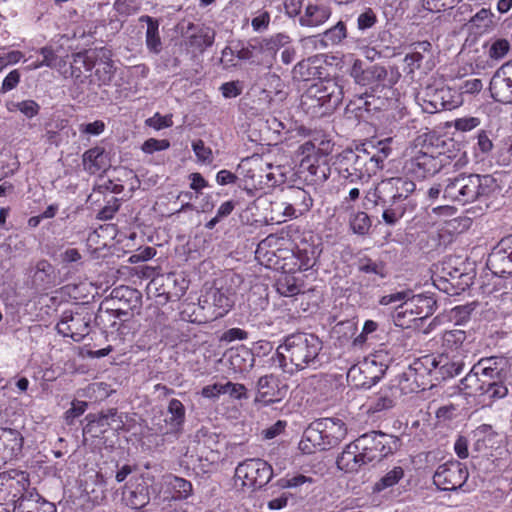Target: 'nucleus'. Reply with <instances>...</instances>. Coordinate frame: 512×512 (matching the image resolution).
Instances as JSON below:
<instances>
[{
    "mask_svg": "<svg viewBox=\"0 0 512 512\" xmlns=\"http://www.w3.org/2000/svg\"><path fill=\"white\" fill-rule=\"evenodd\" d=\"M322 348V341L315 334L294 333L287 336L277 347L271 361L284 373L292 375L315 367Z\"/></svg>",
    "mask_w": 512,
    "mask_h": 512,
    "instance_id": "f257e3e1",
    "label": "nucleus"
},
{
    "mask_svg": "<svg viewBox=\"0 0 512 512\" xmlns=\"http://www.w3.org/2000/svg\"><path fill=\"white\" fill-rule=\"evenodd\" d=\"M414 190L415 183L407 177H392L379 182L366 199L382 208V219L387 225H394L405 214L404 201Z\"/></svg>",
    "mask_w": 512,
    "mask_h": 512,
    "instance_id": "f03ea898",
    "label": "nucleus"
},
{
    "mask_svg": "<svg viewBox=\"0 0 512 512\" xmlns=\"http://www.w3.org/2000/svg\"><path fill=\"white\" fill-rule=\"evenodd\" d=\"M346 435L347 427L341 419L321 418L308 426L299 447L306 454H311L316 449L327 450L337 446Z\"/></svg>",
    "mask_w": 512,
    "mask_h": 512,
    "instance_id": "7ed1b4c3",
    "label": "nucleus"
},
{
    "mask_svg": "<svg viewBox=\"0 0 512 512\" xmlns=\"http://www.w3.org/2000/svg\"><path fill=\"white\" fill-rule=\"evenodd\" d=\"M373 157L367 149H346L334 162L339 175L350 182H366L377 173Z\"/></svg>",
    "mask_w": 512,
    "mask_h": 512,
    "instance_id": "20e7f679",
    "label": "nucleus"
},
{
    "mask_svg": "<svg viewBox=\"0 0 512 512\" xmlns=\"http://www.w3.org/2000/svg\"><path fill=\"white\" fill-rule=\"evenodd\" d=\"M344 97L343 80L328 78L313 84L304 96V104L322 109V114L336 109Z\"/></svg>",
    "mask_w": 512,
    "mask_h": 512,
    "instance_id": "39448f33",
    "label": "nucleus"
},
{
    "mask_svg": "<svg viewBox=\"0 0 512 512\" xmlns=\"http://www.w3.org/2000/svg\"><path fill=\"white\" fill-rule=\"evenodd\" d=\"M430 145H414L407 151L408 159L405 162L407 172L416 178L432 176L443 166L442 154L434 155Z\"/></svg>",
    "mask_w": 512,
    "mask_h": 512,
    "instance_id": "423d86ee",
    "label": "nucleus"
},
{
    "mask_svg": "<svg viewBox=\"0 0 512 512\" xmlns=\"http://www.w3.org/2000/svg\"><path fill=\"white\" fill-rule=\"evenodd\" d=\"M435 301L424 295H410L406 301L397 307L394 315L396 326L402 328L411 327L416 321L423 320L433 314Z\"/></svg>",
    "mask_w": 512,
    "mask_h": 512,
    "instance_id": "0eeeda50",
    "label": "nucleus"
},
{
    "mask_svg": "<svg viewBox=\"0 0 512 512\" xmlns=\"http://www.w3.org/2000/svg\"><path fill=\"white\" fill-rule=\"evenodd\" d=\"M372 355L353 365L347 372V381L356 388H370L385 374L388 366Z\"/></svg>",
    "mask_w": 512,
    "mask_h": 512,
    "instance_id": "6e6552de",
    "label": "nucleus"
},
{
    "mask_svg": "<svg viewBox=\"0 0 512 512\" xmlns=\"http://www.w3.org/2000/svg\"><path fill=\"white\" fill-rule=\"evenodd\" d=\"M350 75L354 78L356 83L363 86L378 84L393 85L401 76L398 68L395 66L389 67V70L384 66L377 64L363 67V62L361 60L354 61Z\"/></svg>",
    "mask_w": 512,
    "mask_h": 512,
    "instance_id": "1a4fd4ad",
    "label": "nucleus"
},
{
    "mask_svg": "<svg viewBox=\"0 0 512 512\" xmlns=\"http://www.w3.org/2000/svg\"><path fill=\"white\" fill-rule=\"evenodd\" d=\"M442 361H437L433 355H425L416 359L404 373L407 381L412 382L411 391H423L431 388L433 380H438V365Z\"/></svg>",
    "mask_w": 512,
    "mask_h": 512,
    "instance_id": "9d476101",
    "label": "nucleus"
},
{
    "mask_svg": "<svg viewBox=\"0 0 512 512\" xmlns=\"http://www.w3.org/2000/svg\"><path fill=\"white\" fill-rule=\"evenodd\" d=\"M92 313L85 308L76 311L66 310L56 325L58 333L80 342L90 333Z\"/></svg>",
    "mask_w": 512,
    "mask_h": 512,
    "instance_id": "9b49d317",
    "label": "nucleus"
},
{
    "mask_svg": "<svg viewBox=\"0 0 512 512\" xmlns=\"http://www.w3.org/2000/svg\"><path fill=\"white\" fill-rule=\"evenodd\" d=\"M273 470L266 461L256 458L240 463L235 470V477L242 486L258 489L265 486L272 478Z\"/></svg>",
    "mask_w": 512,
    "mask_h": 512,
    "instance_id": "f8f14e48",
    "label": "nucleus"
},
{
    "mask_svg": "<svg viewBox=\"0 0 512 512\" xmlns=\"http://www.w3.org/2000/svg\"><path fill=\"white\" fill-rule=\"evenodd\" d=\"M356 441L370 463L391 454L393 450L391 443L396 444L397 439L380 431H371L363 434Z\"/></svg>",
    "mask_w": 512,
    "mask_h": 512,
    "instance_id": "ddd939ff",
    "label": "nucleus"
},
{
    "mask_svg": "<svg viewBox=\"0 0 512 512\" xmlns=\"http://www.w3.org/2000/svg\"><path fill=\"white\" fill-rule=\"evenodd\" d=\"M199 303L202 309L211 312L212 318L217 319L223 317L232 308L234 293L230 288L222 285L210 287L200 297Z\"/></svg>",
    "mask_w": 512,
    "mask_h": 512,
    "instance_id": "4468645a",
    "label": "nucleus"
},
{
    "mask_svg": "<svg viewBox=\"0 0 512 512\" xmlns=\"http://www.w3.org/2000/svg\"><path fill=\"white\" fill-rule=\"evenodd\" d=\"M467 470L460 462H448L440 465L433 476V483L443 491L456 490L466 482Z\"/></svg>",
    "mask_w": 512,
    "mask_h": 512,
    "instance_id": "2eb2a0df",
    "label": "nucleus"
},
{
    "mask_svg": "<svg viewBox=\"0 0 512 512\" xmlns=\"http://www.w3.org/2000/svg\"><path fill=\"white\" fill-rule=\"evenodd\" d=\"M424 102L428 104L424 109L429 112L438 110H453L462 103L461 94L449 87L431 88L425 90Z\"/></svg>",
    "mask_w": 512,
    "mask_h": 512,
    "instance_id": "dca6fc26",
    "label": "nucleus"
},
{
    "mask_svg": "<svg viewBox=\"0 0 512 512\" xmlns=\"http://www.w3.org/2000/svg\"><path fill=\"white\" fill-rule=\"evenodd\" d=\"M495 189V180L490 175L464 174L462 204L488 197Z\"/></svg>",
    "mask_w": 512,
    "mask_h": 512,
    "instance_id": "f3484780",
    "label": "nucleus"
},
{
    "mask_svg": "<svg viewBox=\"0 0 512 512\" xmlns=\"http://www.w3.org/2000/svg\"><path fill=\"white\" fill-rule=\"evenodd\" d=\"M4 481L7 482L10 488H16V486L21 489L23 492L17 500L16 510L19 511L21 509L22 504L24 503H33L36 501H40L42 497L36 491L35 488H30L29 476L27 473L19 470H10L0 474V484H4Z\"/></svg>",
    "mask_w": 512,
    "mask_h": 512,
    "instance_id": "a211bd4d",
    "label": "nucleus"
},
{
    "mask_svg": "<svg viewBox=\"0 0 512 512\" xmlns=\"http://www.w3.org/2000/svg\"><path fill=\"white\" fill-rule=\"evenodd\" d=\"M256 389L254 402L264 406L280 402L287 393V387L281 385L279 378L273 374L261 376L257 381Z\"/></svg>",
    "mask_w": 512,
    "mask_h": 512,
    "instance_id": "6ab92c4d",
    "label": "nucleus"
},
{
    "mask_svg": "<svg viewBox=\"0 0 512 512\" xmlns=\"http://www.w3.org/2000/svg\"><path fill=\"white\" fill-rule=\"evenodd\" d=\"M489 90L495 101L503 104L512 103V61L502 65L495 72Z\"/></svg>",
    "mask_w": 512,
    "mask_h": 512,
    "instance_id": "aec40b11",
    "label": "nucleus"
},
{
    "mask_svg": "<svg viewBox=\"0 0 512 512\" xmlns=\"http://www.w3.org/2000/svg\"><path fill=\"white\" fill-rule=\"evenodd\" d=\"M283 199L290 218H296L308 212L313 204L310 194L300 187H289L284 193Z\"/></svg>",
    "mask_w": 512,
    "mask_h": 512,
    "instance_id": "412c9836",
    "label": "nucleus"
},
{
    "mask_svg": "<svg viewBox=\"0 0 512 512\" xmlns=\"http://www.w3.org/2000/svg\"><path fill=\"white\" fill-rule=\"evenodd\" d=\"M299 172L306 181L320 184L329 177L330 168L323 157H303L299 164Z\"/></svg>",
    "mask_w": 512,
    "mask_h": 512,
    "instance_id": "4be33fe9",
    "label": "nucleus"
},
{
    "mask_svg": "<svg viewBox=\"0 0 512 512\" xmlns=\"http://www.w3.org/2000/svg\"><path fill=\"white\" fill-rule=\"evenodd\" d=\"M324 59L321 55H315L298 62L292 69V77L296 81H310L321 79L324 71Z\"/></svg>",
    "mask_w": 512,
    "mask_h": 512,
    "instance_id": "5701e85b",
    "label": "nucleus"
},
{
    "mask_svg": "<svg viewBox=\"0 0 512 512\" xmlns=\"http://www.w3.org/2000/svg\"><path fill=\"white\" fill-rule=\"evenodd\" d=\"M368 463L365 454L358 447L356 440L344 448L336 461L337 467L346 473L357 472L363 465Z\"/></svg>",
    "mask_w": 512,
    "mask_h": 512,
    "instance_id": "b1692460",
    "label": "nucleus"
},
{
    "mask_svg": "<svg viewBox=\"0 0 512 512\" xmlns=\"http://www.w3.org/2000/svg\"><path fill=\"white\" fill-rule=\"evenodd\" d=\"M185 407L178 399H171L167 407V417L164 426L159 427L163 434L177 433L182 429L185 422Z\"/></svg>",
    "mask_w": 512,
    "mask_h": 512,
    "instance_id": "393cba45",
    "label": "nucleus"
},
{
    "mask_svg": "<svg viewBox=\"0 0 512 512\" xmlns=\"http://www.w3.org/2000/svg\"><path fill=\"white\" fill-rule=\"evenodd\" d=\"M141 298V294L138 290L128 286L114 288L111 292L112 301H119L120 303L123 302V305H120L115 309L117 316L126 315L127 312L124 310L125 308L129 310L139 308L141 305Z\"/></svg>",
    "mask_w": 512,
    "mask_h": 512,
    "instance_id": "a878e982",
    "label": "nucleus"
},
{
    "mask_svg": "<svg viewBox=\"0 0 512 512\" xmlns=\"http://www.w3.org/2000/svg\"><path fill=\"white\" fill-rule=\"evenodd\" d=\"M0 441L2 442L4 449L3 456L0 457V459L4 461V464L8 460H12L21 453L23 447V437L17 430L11 428H1Z\"/></svg>",
    "mask_w": 512,
    "mask_h": 512,
    "instance_id": "bb28decb",
    "label": "nucleus"
},
{
    "mask_svg": "<svg viewBox=\"0 0 512 512\" xmlns=\"http://www.w3.org/2000/svg\"><path fill=\"white\" fill-rule=\"evenodd\" d=\"M346 26L342 21H339L332 28L326 30L323 34L313 37H308L304 41L311 42L314 47L327 48L339 44L344 38H346Z\"/></svg>",
    "mask_w": 512,
    "mask_h": 512,
    "instance_id": "cd10ccee",
    "label": "nucleus"
},
{
    "mask_svg": "<svg viewBox=\"0 0 512 512\" xmlns=\"http://www.w3.org/2000/svg\"><path fill=\"white\" fill-rule=\"evenodd\" d=\"M487 265L498 276L512 273V257L501 247L500 242L489 255Z\"/></svg>",
    "mask_w": 512,
    "mask_h": 512,
    "instance_id": "c85d7f7f",
    "label": "nucleus"
},
{
    "mask_svg": "<svg viewBox=\"0 0 512 512\" xmlns=\"http://www.w3.org/2000/svg\"><path fill=\"white\" fill-rule=\"evenodd\" d=\"M72 57L71 77L74 79V85L77 89H80L81 84L85 81L83 72L92 70L95 66V59L88 52H78L73 54Z\"/></svg>",
    "mask_w": 512,
    "mask_h": 512,
    "instance_id": "c756f323",
    "label": "nucleus"
},
{
    "mask_svg": "<svg viewBox=\"0 0 512 512\" xmlns=\"http://www.w3.org/2000/svg\"><path fill=\"white\" fill-rule=\"evenodd\" d=\"M331 15L330 9L324 5L308 4L299 22L305 27H318L325 23Z\"/></svg>",
    "mask_w": 512,
    "mask_h": 512,
    "instance_id": "7c9ffc66",
    "label": "nucleus"
},
{
    "mask_svg": "<svg viewBox=\"0 0 512 512\" xmlns=\"http://www.w3.org/2000/svg\"><path fill=\"white\" fill-rule=\"evenodd\" d=\"M262 94L265 95V100L270 104L275 98L282 100L285 98L283 91L284 84L281 78L274 73H267L261 79Z\"/></svg>",
    "mask_w": 512,
    "mask_h": 512,
    "instance_id": "2f4dec72",
    "label": "nucleus"
},
{
    "mask_svg": "<svg viewBox=\"0 0 512 512\" xmlns=\"http://www.w3.org/2000/svg\"><path fill=\"white\" fill-rule=\"evenodd\" d=\"M426 56H432V45L428 41H421L413 44V51L406 54L404 61L409 67V73H413L421 67Z\"/></svg>",
    "mask_w": 512,
    "mask_h": 512,
    "instance_id": "473e14b6",
    "label": "nucleus"
},
{
    "mask_svg": "<svg viewBox=\"0 0 512 512\" xmlns=\"http://www.w3.org/2000/svg\"><path fill=\"white\" fill-rule=\"evenodd\" d=\"M84 169L90 174H96L105 169L106 155L103 148L94 147L83 154Z\"/></svg>",
    "mask_w": 512,
    "mask_h": 512,
    "instance_id": "72a5a7b5",
    "label": "nucleus"
},
{
    "mask_svg": "<svg viewBox=\"0 0 512 512\" xmlns=\"http://www.w3.org/2000/svg\"><path fill=\"white\" fill-rule=\"evenodd\" d=\"M395 404V394L391 388L382 389L370 400L368 412L378 413L392 408Z\"/></svg>",
    "mask_w": 512,
    "mask_h": 512,
    "instance_id": "f704fd0d",
    "label": "nucleus"
},
{
    "mask_svg": "<svg viewBox=\"0 0 512 512\" xmlns=\"http://www.w3.org/2000/svg\"><path fill=\"white\" fill-rule=\"evenodd\" d=\"M140 21L147 23L146 45L148 49L154 53L160 52L162 42L159 35V22L150 16H142Z\"/></svg>",
    "mask_w": 512,
    "mask_h": 512,
    "instance_id": "c9c22d12",
    "label": "nucleus"
},
{
    "mask_svg": "<svg viewBox=\"0 0 512 512\" xmlns=\"http://www.w3.org/2000/svg\"><path fill=\"white\" fill-rule=\"evenodd\" d=\"M464 188V174H460L453 178L445 180L443 188V197L452 202H459L462 204V194Z\"/></svg>",
    "mask_w": 512,
    "mask_h": 512,
    "instance_id": "e433bc0d",
    "label": "nucleus"
},
{
    "mask_svg": "<svg viewBox=\"0 0 512 512\" xmlns=\"http://www.w3.org/2000/svg\"><path fill=\"white\" fill-rule=\"evenodd\" d=\"M482 367H484V369H488V372H494V374H499L506 378L508 371V360L502 356L482 358L476 363V370L483 371Z\"/></svg>",
    "mask_w": 512,
    "mask_h": 512,
    "instance_id": "4c0bfd02",
    "label": "nucleus"
},
{
    "mask_svg": "<svg viewBox=\"0 0 512 512\" xmlns=\"http://www.w3.org/2000/svg\"><path fill=\"white\" fill-rule=\"evenodd\" d=\"M486 379H482L479 374H476L475 366L470 372L461 380L462 389L466 390L469 394H484Z\"/></svg>",
    "mask_w": 512,
    "mask_h": 512,
    "instance_id": "58836bf2",
    "label": "nucleus"
},
{
    "mask_svg": "<svg viewBox=\"0 0 512 512\" xmlns=\"http://www.w3.org/2000/svg\"><path fill=\"white\" fill-rule=\"evenodd\" d=\"M437 361H442L438 365V379L457 376L463 369V363L460 361H452L443 356L437 357Z\"/></svg>",
    "mask_w": 512,
    "mask_h": 512,
    "instance_id": "ea45409f",
    "label": "nucleus"
},
{
    "mask_svg": "<svg viewBox=\"0 0 512 512\" xmlns=\"http://www.w3.org/2000/svg\"><path fill=\"white\" fill-rule=\"evenodd\" d=\"M214 38L215 32L213 29L208 27L201 28L190 37V45L199 50H204L213 44Z\"/></svg>",
    "mask_w": 512,
    "mask_h": 512,
    "instance_id": "a19ab883",
    "label": "nucleus"
},
{
    "mask_svg": "<svg viewBox=\"0 0 512 512\" xmlns=\"http://www.w3.org/2000/svg\"><path fill=\"white\" fill-rule=\"evenodd\" d=\"M404 476V471L401 467H394L387 472L373 487L374 492H381L386 488L392 487L397 484Z\"/></svg>",
    "mask_w": 512,
    "mask_h": 512,
    "instance_id": "79ce46f5",
    "label": "nucleus"
},
{
    "mask_svg": "<svg viewBox=\"0 0 512 512\" xmlns=\"http://www.w3.org/2000/svg\"><path fill=\"white\" fill-rule=\"evenodd\" d=\"M114 76L113 65L111 61H105L99 64L95 70L94 78L90 80V84L96 83L99 87L108 85Z\"/></svg>",
    "mask_w": 512,
    "mask_h": 512,
    "instance_id": "37998d69",
    "label": "nucleus"
},
{
    "mask_svg": "<svg viewBox=\"0 0 512 512\" xmlns=\"http://www.w3.org/2000/svg\"><path fill=\"white\" fill-rule=\"evenodd\" d=\"M392 142V138H387L385 140L379 141L376 147V152L371 153L370 156L373 157L372 161L376 165L377 172L384 167V162L391 154L390 143Z\"/></svg>",
    "mask_w": 512,
    "mask_h": 512,
    "instance_id": "c03bdc74",
    "label": "nucleus"
},
{
    "mask_svg": "<svg viewBox=\"0 0 512 512\" xmlns=\"http://www.w3.org/2000/svg\"><path fill=\"white\" fill-rule=\"evenodd\" d=\"M443 345L451 350H457L466 340V332L461 329H452L443 334Z\"/></svg>",
    "mask_w": 512,
    "mask_h": 512,
    "instance_id": "a18cd8bd",
    "label": "nucleus"
},
{
    "mask_svg": "<svg viewBox=\"0 0 512 512\" xmlns=\"http://www.w3.org/2000/svg\"><path fill=\"white\" fill-rule=\"evenodd\" d=\"M277 291L285 297H292L301 292V288L297 285L296 280L292 276H284L277 282Z\"/></svg>",
    "mask_w": 512,
    "mask_h": 512,
    "instance_id": "49530a36",
    "label": "nucleus"
},
{
    "mask_svg": "<svg viewBox=\"0 0 512 512\" xmlns=\"http://www.w3.org/2000/svg\"><path fill=\"white\" fill-rule=\"evenodd\" d=\"M350 227L356 234H366L371 227L369 216L365 212H357L350 219Z\"/></svg>",
    "mask_w": 512,
    "mask_h": 512,
    "instance_id": "de8ad7c7",
    "label": "nucleus"
},
{
    "mask_svg": "<svg viewBox=\"0 0 512 512\" xmlns=\"http://www.w3.org/2000/svg\"><path fill=\"white\" fill-rule=\"evenodd\" d=\"M195 437L198 444L203 445L211 452L217 451V445L219 443V440L218 435L216 433L210 432L209 430L202 428L197 431Z\"/></svg>",
    "mask_w": 512,
    "mask_h": 512,
    "instance_id": "09e8293b",
    "label": "nucleus"
},
{
    "mask_svg": "<svg viewBox=\"0 0 512 512\" xmlns=\"http://www.w3.org/2000/svg\"><path fill=\"white\" fill-rule=\"evenodd\" d=\"M53 268L47 261H39L36 265V269L33 275V282L36 285H44L50 282V276Z\"/></svg>",
    "mask_w": 512,
    "mask_h": 512,
    "instance_id": "8fccbe9b",
    "label": "nucleus"
},
{
    "mask_svg": "<svg viewBox=\"0 0 512 512\" xmlns=\"http://www.w3.org/2000/svg\"><path fill=\"white\" fill-rule=\"evenodd\" d=\"M149 495L144 488L133 490L126 498L127 505L133 509H141L149 503Z\"/></svg>",
    "mask_w": 512,
    "mask_h": 512,
    "instance_id": "3c124183",
    "label": "nucleus"
},
{
    "mask_svg": "<svg viewBox=\"0 0 512 512\" xmlns=\"http://www.w3.org/2000/svg\"><path fill=\"white\" fill-rule=\"evenodd\" d=\"M17 512H56V507L53 503L42 498L40 501L22 504L21 509Z\"/></svg>",
    "mask_w": 512,
    "mask_h": 512,
    "instance_id": "603ef678",
    "label": "nucleus"
},
{
    "mask_svg": "<svg viewBox=\"0 0 512 512\" xmlns=\"http://www.w3.org/2000/svg\"><path fill=\"white\" fill-rule=\"evenodd\" d=\"M508 394V388L503 384V381L497 380L485 384L484 394L488 395L491 399H502Z\"/></svg>",
    "mask_w": 512,
    "mask_h": 512,
    "instance_id": "864d4df0",
    "label": "nucleus"
},
{
    "mask_svg": "<svg viewBox=\"0 0 512 512\" xmlns=\"http://www.w3.org/2000/svg\"><path fill=\"white\" fill-rule=\"evenodd\" d=\"M359 270L367 274H376L381 278L386 276L385 266L382 262H374L371 259H362L359 262Z\"/></svg>",
    "mask_w": 512,
    "mask_h": 512,
    "instance_id": "5fc2aeb1",
    "label": "nucleus"
},
{
    "mask_svg": "<svg viewBox=\"0 0 512 512\" xmlns=\"http://www.w3.org/2000/svg\"><path fill=\"white\" fill-rule=\"evenodd\" d=\"M313 480L310 477H307L302 474H297L293 476L287 475L284 478L278 480L277 485L280 488H297L302 486L305 483H312Z\"/></svg>",
    "mask_w": 512,
    "mask_h": 512,
    "instance_id": "6e6d98bb",
    "label": "nucleus"
},
{
    "mask_svg": "<svg viewBox=\"0 0 512 512\" xmlns=\"http://www.w3.org/2000/svg\"><path fill=\"white\" fill-rule=\"evenodd\" d=\"M174 492L176 493L178 498H187L190 496L192 492V484L180 477H173V480L170 482Z\"/></svg>",
    "mask_w": 512,
    "mask_h": 512,
    "instance_id": "4d7b16f0",
    "label": "nucleus"
},
{
    "mask_svg": "<svg viewBox=\"0 0 512 512\" xmlns=\"http://www.w3.org/2000/svg\"><path fill=\"white\" fill-rule=\"evenodd\" d=\"M145 124L155 130L169 128L173 125L172 115L162 116L159 113H155L145 121Z\"/></svg>",
    "mask_w": 512,
    "mask_h": 512,
    "instance_id": "13d9d810",
    "label": "nucleus"
},
{
    "mask_svg": "<svg viewBox=\"0 0 512 512\" xmlns=\"http://www.w3.org/2000/svg\"><path fill=\"white\" fill-rule=\"evenodd\" d=\"M287 205L284 204V199L282 198L279 201H275L271 203V221L275 223H282L286 221V218H290L288 216V209H286Z\"/></svg>",
    "mask_w": 512,
    "mask_h": 512,
    "instance_id": "bf43d9fd",
    "label": "nucleus"
},
{
    "mask_svg": "<svg viewBox=\"0 0 512 512\" xmlns=\"http://www.w3.org/2000/svg\"><path fill=\"white\" fill-rule=\"evenodd\" d=\"M510 43L506 39H498L492 43L489 49V56L492 59L499 60L509 52Z\"/></svg>",
    "mask_w": 512,
    "mask_h": 512,
    "instance_id": "052dcab7",
    "label": "nucleus"
},
{
    "mask_svg": "<svg viewBox=\"0 0 512 512\" xmlns=\"http://www.w3.org/2000/svg\"><path fill=\"white\" fill-rule=\"evenodd\" d=\"M114 8L121 15H131L139 10L140 3L138 0H116Z\"/></svg>",
    "mask_w": 512,
    "mask_h": 512,
    "instance_id": "680f3d73",
    "label": "nucleus"
},
{
    "mask_svg": "<svg viewBox=\"0 0 512 512\" xmlns=\"http://www.w3.org/2000/svg\"><path fill=\"white\" fill-rule=\"evenodd\" d=\"M14 109L19 110L26 117L32 118L39 113L40 106L34 100H24L13 104Z\"/></svg>",
    "mask_w": 512,
    "mask_h": 512,
    "instance_id": "e2e57ef3",
    "label": "nucleus"
},
{
    "mask_svg": "<svg viewBox=\"0 0 512 512\" xmlns=\"http://www.w3.org/2000/svg\"><path fill=\"white\" fill-rule=\"evenodd\" d=\"M170 147V142L167 139L149 138L142 145V151L147 154H152L156 151L166 150Z\"/></svg>",
    "mask_w": 512,
    "mask_h": 512,
    "instance_id": "0e129e2a",
    "label": "nucleus"
},
{
    "mask_svg": "<svg viewBox=\"0 0 512 512\" xmlns=\"http://www.w3.org/2000/svg\"><path fill=\"white\" fill-rule=\"evenodd\" d=\"M193 151L197 159L201 162L211 163L213 160L212 151L206 147L202 140H197L192 144Z\"/></svg>",
    "mask_w": 512,
    "mask_h": 512,
    "instance_id": "69168bd1",
    "label": "nucleus"
},
{
    "mask_svg": "<svg viewBox=\"0 0 512 512\" xmlns=\"http://www.w3.org/2000/svg\"><path fill=\"white\" fill-rule=\"evenodd\" d=\"M220 91L225 98H235L243 91V84L240 81H230L223 83Z\"/></svg>",
    "mask_w": 512,
    "mask_h": 512,
    "instance_id": "338daca9",
    "label": "nucleus"
},
{
    "mask_svg": "<svg viewBox=\"0 0 512 512\" xmlns=\"http://www.w3.org/2000/svg\"><path fill=\"white\" fill-rule=\"evenodd\" d=\"M377 21L376 14L371 8H367L362 12L357 19V26L359 30H366L375 25Z\"/></svg>",
    "mask_w": 512,
    "mask_h": 512,
    "instance_id": "774afa93",
    "label": "nucleus"
}]
</instances>
